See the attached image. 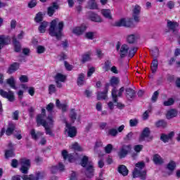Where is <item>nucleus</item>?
<instances>
[{
	"instance_id": "1",
	"label": "nucleus",
	"mask_w": 180,
	"mask_h": 180,
	"mask_svg": "<svg viewBox=\"0 0 180 180\" xmlns=\"http://www.w3.org/2000/svg\"><path fill=\"white\" fill-rule=\"evenodd\" d=\"M58 21V18H55L51 22L49 33L51 37H56L57 40H61L63 32H64V21Z\"/></svg>"
},
{
	"instance_id": "2",
	"label": "nucleus",
	"mask_w": 180,
	"mask_h": 180,
	"mask_svg": "<svg viewBox=\"0 0 180 180\" xmlns=\"http://www.w3.org/2000/svg\"><path fill=\"white\" fill-rule=\"evenodd\" d=\"M120 80L119 77L112 76L110 79L109 86H112L111 91V96L114 100V102H117V96H123V93L124 92V86L121 87L118 91L116 86L119 85ZM118 92V93H117Z\"/></svg>"
},
{
	"instance_id": "3",
	"label": "nucleus",
	"mask_w": 180,
	"mask_h": 180,
	"mask_svg": "<svg viewBox=\"0 0 180 180\" xmlns=\"http://www.w3.org/2000/svg\"><path fill=\"white\" fill-rule=\"evenodd\" d=\"M144 161L138 162L135 164V168L132 172V178H140L141 180L147 179V170Z\"/></svg>"
},
{
	"instance_id": "4",
	"label": "nucleus",
	"mask_w": 180,
	"mask_h": 180,
	"mask_svg": "<svg viewBox=\"0 0 180 180\" xmlns=\"http://www.w3.org/2000/svg\"><path fill=\"white\" fill-rule=\"evenodd\" d=\"M151 134V131L148 127H145L143 131H141L139 141L142 142V141H146L149 143L150 141H153V139H154V136H150Z\"/></svg>"
},
{
	"instance_id": "5",
	"label": "nucleus",
	"mask_w": 180,
	"mask_h": 180,
	"mask_svg": "<svg viewBox=\"0 0 180 180\" xmlns=\"http://www.w3.org/2000/svg\"><path fill=\"white\" fill-rule=\"evenodd\" d=\"M112 26L114 27H134V23H133V20H126V19L122 18L116 21Z\"/></svg>"
},
{
	"instance_id": "6",
	"label": "nucleus",
	"mask_w": 180,
	"mask_h": 180,
	"mask_svg": "<svg viewBox=\"0 0 180 180\" xmlns=\"http://www.w3.org/2000/svg\"><path fill=\"white\" fill-rule=\"evenodd\" d=\"M31 163L29 159L22 158L21 160V167L20 171L22 174H29V170L30 169Z\"/></svg>"
},
{
	"instance_id": "7",
	"label": "nucleus",
	"mask_w": 180,
	"mask_h": 180,
	"mask_svg": "<svg viewBox=\"0 0 180 180\" xmlns=\"http://www.w3.org/2000/svg\"><path fill=\"white\" fill-rule=\"evenodd\" d=\"M65 127V133H68V137H70V139H74V137L77 136V134L78 133V131H77V127L71 125V124L68 122H66Z\"/></svg>"
},
{
	"instance_id": "8",
	"label": "nucleus",
	"mask_w": 180,
	"mask_h": 180,
	"mask_svg": "<svg viewBox=\"0 0 180 180\" xmlns=\"http://www.w3.org/2000/svg\"><path fill=\"white\" fill-rule=\"evenodd\" d=\"M47 115H46V109H41V114H39L37 116V127H40V126H46L47 124V121L44 120V117H46Z\"/></svg>"
},
{
	"instance_id": "9",
	"label": "nucleus",
	"mask_w": 180,
	"mask_h": 180,
	"mask_svg": "<svg viewBox=\"0 0 180 180\" xmlns=\"http://www.w3.org/2000/svg\"><path fill=\"white\" fill-rule=\"evenodd\" d=\"M130 151H131V145H123L118 152L119 158L120 160L126 158Z\"/></svg>"
},
{
	"instance_id": "10",
	"label": "nucleus",
	"mask_w": 180,
	"mask_h": 180,
	"mask_svg": "<svg viewBox=\"0 0 180 180\" xmlns=\"http://www.w3.org/2000/svg\"><path fill=\"white\" fill-rule=\"evenodd\" d=\"M0 95L1 96H2V98H4L5 99H8L9 102L15 101V94L12 91H9L8 92L4 91V89H0Z\"/></svg>"
},
{
	"instance_id": "11",
	"label": "nucleus",
	"mask_w": 180,
	"mask_h": 180,
	"mask_svg": "<svg viewBox=\"0 0 180 180\" xmlns=\"http://www.w3.org/2000/svg\"><path fill=\"white\" fill-rule=\"evenodd\" d=\"M43 173L38 172L34 174H24L21 176L22 180H39V179H43Z\"/></svg>"
},
{
	"instance_id": "12",
	"label": "nucleus",
	"mask_w": 180,
	"mask_h": 180,
	"mask_svg": "<svg viewBox=\"0 0 180 180\" xmlns=\"http://www.w3.org/2000/svg\"><path fill=\"white\" fill-rule=\"evenodd\" d=\"M109 83L105 84L104 91H98L97 93V100L102 101V99H106L108 98V92H109Z\"/></svg>"
},
{
	"instance_id": "13",
	"label": "nucleus",
	"mask_w": 180,
	"mask_h": 180,
	"mask_svg": "<svg viewBox=\"0 0 180 180\" xmlns=\"http://www.w3.org/2000/svg\"><path fill=\"white\" fill-rule=\"evenodd\" d=\"M60 8V6H58V4L57 2H53L52 6L48 7L47 8V15L50 18H51L54 13H56V11Z\"/></svg>"
},
{
	"instance_id": "14",
	"label": "nucleus",
	"mask_w": 180,
	"mask_h": 180,
	"mask_svg": "<svg viewBox=\"0 0 180 180\" xmlns=\"http://www.w3.org/2000/svg\"><path fill=\"white\" fill-rule=\"evenodd\" d=\"M140 12H141V7L139 5H136L134 10H133V18L135 22H140Z\"/></svg>"
},
{
	"instance_id": "15",
	"label": "nucleus",
	"mask_w": 180,
	"mask_h": 180,
	"mask_svg": "<svg viewBox=\"0 0 180 180\" xmlns=\"http://www.w3.org/2000/svg\"><path fill=\"white\" fill-rule=\"evenodd\" d=\"M85 168V176H86V178H89L90 179L91 178H94V175L95 174V169L94 168V165L89 163V165H88V166L86 167Z\"/></svg>"
},
{
	"instance_id": "16",
	"label": "nucleus",
	"mask_w": 180,
	"mask_h": 180,
	"mask_svg": "<svg viewBox=\"0 0 180 180\" xmlns=\"http://www.w3.org/2000/svg\"><path fill=\"white\" fill-rule=\"evenodd\" d=\"M167 27L169 30H172L173 33H175V32H176V27H179V23L176 21L167 20Z\"/></svg>"
},
{
	"instance_id": "17",
	"label": "nucleus",
	"mask_w": 180,
	"mask_h": 180,
	"mask_svg": "<svg viewBox=\"0 0 180 180\" xmlns=\"http://www.w3.org/2000/svg\"><path fill=\"white\" fill-rule=\"evenodd\" d=\"M174 136H175V132L174 131H171L168 134H161L160 140L161 141H163V143H168L169 140H171L172 139H174Z\"/></svg>"
},
{
	"instance_id": "18",
	"label": "nucleus",
	"mask_w": 180,
	"mask_h": 180,
	"mask_svg": "<svg viewBox=\"0 0 180 180\" xmlns=\"http://www.w3.org/2000/svg\"><path fill=\"white\" fill-rule=\"evenodd\" d=\"M89 19L91 20V22H95L96 23H101L102 22L101 16L94 12H89Z\"/></svg>"
},
{
	"instance_id": "19",
	"label": "nucleus",
	"mask_w": 180,
	"mask_h": 180,
	"mask_svg": "<svg viewBox=\"0 0 180 180\" xmlns=\"http://www.w3.org/2000/svg\"><path fill=\"white\" fill-rule=\"evenodd\" d=\"M86 30V25H82L79 27H76L73 29V33L75 34H77V36H81V34H84L85 33V31Z\"/></svg>"
},
{
	"instance_id": "20",
	"label": "nucleus",
	"mask_w": 180,
	"mask_h": 180,
	"mask_svg": "<svg viewBox=\"0 0 180 180\" xmlns=\"http://www.w3.org/2000/svg\"><path fill=\"white\" fill-rule=\"evenodd\" d=\"M13 40V44L14 46V50L15 53H20V50H22V46L20 45V42L18 41V39L16 38V36L12 37Z\"/></svg>"
},
{
	"instance_id": "21",
	"label": "nucleus",
	"mask_w": 180,
	"mask_h": 180,
	"mask_svg": "<svg viewBox=\"0 0 180 180\" xmlns=\"http://www.w3.org/2000/svg\"><path fill=\"white\" fill-rule=\"evenodd\" d=\"M117 172L120 175H122V176H127L129 175V169H127V167L124 165H120L117 167Z\"/></svg>"
},
{
	"instance_id": "22",
	"label": "nucleus",
	"mask_w": 180,
	"mask_h": 180,
	"mask_svg": "<svg viewBox=\"0 0 180 180\" xmlns=\"http://www.w3.org/2000/svg\"><path fill=\"white\" fill-rule=\"evenodd\" d=\"M30 134L32 140L37 141V140H39V138L41 137V136H43L44 134H43V132L39 131L36 132V129H31Z\"/></svg>"
},
{
	"instance_id": "23",
	"label": "nucleus",
	"mask_w": 180,
	"mask_h": 180,
	"mask_svg": "<svg viewBox=\"0 0 180 180\" xmlns=\"http://www.w3.org/2000/svg\"><path fill=\"white\" fill-rule=\"evenodd\" d=\"M127 53H129V46L127 44L122 45L120 50V56L121 58H124L126 56H127Z\"/></svg>"
},
{
	"instance_id": "24",
	"label": "nucleus",
	"mask_w": 180,
	"mask_h": 180,
	"mask_svg": "<svg viewBox=\"0 0 180 180\" xmlns=\"http://www.w3.org/2000/svg\"><path fill=\"white\" fill-rule=\"evenodd\" d=\"M15 129H16V124L9 123L6 130V136H12V134H13V131H15Z\"/></svg>"
},
{
	"instance_id": "25",
	"label": "nucleus",
	"mask_w": 180,
	"mask_h": 180,
	"mask_svg": "<svg viewBox=\"0 0 180 180\" xmlns=\"http://www.w3.org/2000/svg\"><path fill=\"white\" fill-rule=\"evenodd\" d=\"M18 70H19V63L15 62L8 67L7 74H13V72H15Z\"/></svg>"
},
{
	"instance_id": "26",
	"label": "nucleus",
	"mask_w": 180,
	"mask_h": 180,
	"mask_svg": "<svg viewBox=\"0 0 180 180\" xmlns=\"http://www.w3.org/2000/svg\"><path fill=\"white\" fill-rule=\"evenodd\" d=\"M62 157L65 161L67 160L69 162L74 161V156L71 154H68V151H67V150H62Z\"/></svg>"
},
{
	"instance_id": "27",
	"label": "nucleus",
	"mask_w": 180,
	"mask_h": 180,
	"mask_svg": "<svg viewBox=\"0 0 180 180\" xmlns=\"http://www.w3.org/2000/svg\"><path fill=\"white\" fill-rule=\"evenodd\" d=\"M155 126L158 129H166V127L168 126V123L167 121H165V120H159L155 122Z\"/></svg>"
},
{
	"instance_id": "28",
	"label": "nucleus",
	"mask_w": 180,
	"mask_h": 180,
	"mask_svg": "<svg viewBox=\"0 0 180 180\" xmlns=\"http://www.w3.org/2000/svg\"><path fill=\"white\" fill-rule=\"evenodd\" d=\"M125 92H126V97L127 98V99H129V101H130V99H133V98L136 96V91H134L131 88H127L125 89Z\"/></svg>"
},
{
	"instance_id": "29",
	"label": "nucleus",
	"mask_w": 180,
	"mask_h": 180,
	"mask_svg": "<svg viewBox=\"0 0 180 180\" xmlns=\"http://www.w3.org/2000/svg\"><path fill=\"white\" fill-rule=\"evenodd\" d=\"M153 161L155 165H162V164H164V160L158 154H155L153 155Z\"/></svg>"
},
{
	"instance_id": "30",
	"label": "nucleus",
	"mask_w": 180,
	"mask_h": 180,
	"mask_svg": "<svg viewBox=\"0 0 180 180\" xmlns=\"http://www.w3.org/2000/svg\"><path fill=\"white\" fill-rule=\"evenodd\" d=\"M77 84L78 86H83V85H84V84H85V74L80 73V74L78 75Z\"/></svg>"
},
{
	"instance_id": "31",
	"label": "nucleus",
	"mask_w": 180,
	"mask_h": 180,
	"mask_svg": "<svg viewBox=\"0 0 180 180\" xmlns=\"http://www.w3.org/2000/svg\"><path fill=\"white\" fill-rule=\"evenodd\" d=\"M178 116V111L175 108L170 109L166 115L167 119H172V117H176Z\"/></svg>"
},
{
	"instance_id": "32",
	"label": "nucleus",
	"mask_w": 180,
	"mask_h": 180,
	"mask_svg": "<svg viewBox=\"0 0 180 180\" xmlns=\"http://www.w3.org/2000/svg\"><path fill=\"white\" fill-rule=\"evenodd\" d=\"M54 79L55 81H58L59 82H65V80L67 79V76L61 73H57L54 77Z\"/></svg>"
},
{
	"instance_id": "33",
	"label": "nucleus",
	"mask_w": 180,
	"mask_h": 180,
	"mask_svg": "<svg viewBox=\"0 0 180 180\" xmlns=\"http://www.w3.org/2000/svg\"><path fill=\"white\" fill-rule=\"evenodd\" d=\"M6 84L13 89H16V81H15V77L13 76L6 79Z\"/></svg>"
},
{
	"instance_id": "34",
	"label": "nucleus",
	"mask_w": 180,
	"mask_h": 180,
	"mask_svg": "<svg viewBox=\"0 0 180 180\" xmlns=\"http://www.w3.org/2000/svg\"><path fill=\"white\" fill-rule=\"evenodd\" d=\"M150 70L152 71V74H155L157 70H158V60L153 59L152 61V65L150 66Z\"/></svg>"
},
{
	"instance_id": "35",
	"label": "nucleus",
	"mask_w": 180,
	"mask_h": 180,
	"mask_svg": "<svg viewBox=\"0 0 180 180\" xmlns=\"http://www.w3.org/2000/svg\"><path fill=\"white\" fill-rule=\"evenodd\" d=\"M49 26V22L47 21H43L40 23L38 30L40 33H46V29Z\"/></svg>"
},
{
	"instance_id": "36",
	"label": "nucleus",
	"mask_w": 180,
	"mask_h": 180,
	"mask_svg": "<svg viewBox=\"0 0 180 180\" xmlns=\"http://www.w3.org/2000/svg\"><path fill=\"white\" fill-rule=\"evenodd\" d=\"M88 61H91V53H89V52H86L82 55L81 59L82 64H85V63H88Z\"/></svg>"
},
{
	"instance_id": "37",
	"label": "nucleus",
	"mask_w": 180,
	"mask_h": 180,
	"mask_svg": "<svg viewBox=\"0 0 180 180\" xmlns=\"http://www.w3.org/2000/svg\"><path fill=\"white\" fill-rule=\"evenodd\" d=\"M136 40L137 37L134 34L128 35L127 37V41L129 43V44H134Z\"/></svg>"
},
{
	"instance_id": "38",
	"label": "nucleus",
	"mask_w": 180,
	"mask_h": 180,
	"mask_svg": "<svg viewBox=\"0 0 180 180\" xmlns=\"http://www.w3.org/2000/svg\"><path fill=\"white\" fill-rule=\"evenodd\" d=\"M5 158L6 160L9 159V158H12L13 157H15V152H13V150L10 149V150H6L5 151Z\"/></svg>"
},
{
	"instance_id": "39",
	"label": "nucleus",
	"mask_w": 180,
	"mask_h": 180,
	"mask_svg": "<svg viewBox=\"0 0 180 180\" xmlns=\"http://www.w3.org/2000/svg\"><path fill=\"white\" fill-rule=\"evenodd\" d=\"M80 164L83 167V168H86L88 164H89V158H88V156H83Z\"/></svg>"
},
{
	"instance_id": "40",
	"label": "nucleus",
	"mask_w": 180,
	"mask_h": 180,
	"mask_svg": "<svg viewBox=\"0 0 180 180\" xmlns=\"http://www.w3.org/2000/svg\"><path fill=\"white\" fill-rule=\"evenodd\" d=\"M48 124L46 122V126H43V127H44L45 129V133L46 134L51 136V137H55L56 134H54V133H53V131L51 130V127H47Z\"/></svg>"
},
{
	"instance_id": "41",
	"label": "nucleus",
	"mask_w": 180,
	"mask_h": 180,
	"mask_svg": "<svg viewBox=\"0 0 180 180\" xmlns=\"http://www.w3.org/2000/svg\"><path fill=\"white\" fill-rule=\"evenodd\" d=\"M70 118L72 123H74L75 120H77V112L75 111V109L72 108L70 110Z\"/></svg>"
},
{
	"instance_id": "42",
	"label": "nucleus",
	"mask_w": 180,
	"mask_h": 180,
	"mask_svg": "<svg viewBox=\"0 0 180 180\" xmlns=\"http://www.w3.org/2000/svg\"><path fill=\"white\" fill-rule=\"evenodd\" d=\"M167 169H169V171H171V172L174 171L175 168H176V163L174 161L171 160L167 164Z\"/></svg>"
},
{
	"instance_id": "43",
	"label": "nucleus",
	"mask_w": 180,
	"mask_h": 180,
	"mask_svg": "<svg viewBox=\"0 0 180 180\" xmlns=\"http://www.w3.org/2000/svg\"><path fill=\"white\" fill-rule=\"evenodd\" d=\"M88 5L89 9H98V4L96 0H89Z\"/></svg>"
},
{
	"instance_id": "44",
	"label": "nucleus",
	"mask_w": 180,
	"mask_h": 180,
	"mask_svg": "<svg viewBox=\"0 0 180 180\" xmlns=\"http://www.w3.org/2000/svg\"><path fill=\"white\" fill-rule=\"evenodd\" d=\"M101 13L104 18L107 19H112V15H110V10L109 9H103Z\"/></svg>"
},
{
	"instance_id": "45",
	"label": "nucleus",
	"mask_w": 180,
	"mask_h": 180,
	"mask_svg": "<svg viewBox=\"0 0 180 180\" xmlns=\"http://www.w3.org/2000/svg\"><path fill=\"white\" fill-rule=\"evenodd\" d=\"M110 67H112V61L108 60L104 63L103 70H105V72H108V71H110Z\"/></svg>"
},
{
	"instance_id": "46",
	"label": "nucleus",
	"mask_w": 180,
	"mask_h": 180,
	"mask_svg": "<svg viewBox=\"0 0 180 180\" xmlns=\"http://www.w3.org/2000/svg\"><path fill=\"white\" fill-rule=\"evenodd\" d=\"M137 50H139V49L137 47H132L129 51V54H128L129 58H133V57H134L136 53H137Z\"/></svg>"
},
{
	"instance_id": "47",
	"label": "nucleus",
	"mask_w": 180,
	"mask_h": 180,
	"mask_svg": "<svg viewBox=\"0 0 180 180\" xmlns=\"http://www.w3.org/2000/svg\"><path fill=\"white\" fill-rule=\"evenodd\" d=\"M117 129L115 128L110 129L107 132V136H111L112 137H116L117 136Z\"/></svg>"
},
{
	"instance_id": "48",
	"label": "nucleus",
	"mask_w": 180,
	"mask_h": 180,
	"mask_svg": "<svg viewBox=\"0 0 180 180\" xmlns=\"http://www.w3.org/2000/svg\"><path fill=\"white\" fill-rule=\"evenodd\" d=\"M175 103V100L172 98H169L167 101L163 102L164 106H172Z\"/></svg>"
},
{
	"instance_id": "49",
	"label": "nucleus",
	"mask_w": 180,
	"mask_h": 180,
	"mask_svg": "<svg viewBox=\"0 0 180 180\" xmlns=\"http://www.w3.org/2000/svg\"><path fill=\"white\" fill-rule=\"evenodd\" d=\"M34 21L37 23H40V22H43V13L41 12H39L38 13H37L34 18Z\"/></svg>"
},
{
	"instance_id": "50",
	"label": "nucleus",
	"mask_w": 180,
	"mask_h": 180,
	"mask_svg": "<svg viewBox=\"0 0 180 180\" xmlns=\"http://www.w3.org/2000/svg\"><path fill=\"white\" fill-rule=\"evenodd\" d=\"M49 94L50 95H53V94H56L57 89H56V85L50 84L48 88Z\"/></svg>"
},
{
	"instance_id": "51",
	"label": "nucleus",
	"mask_w": 180,
	"mask_h": 180,
	"mask_svg": "<svg viewBox=\"0 0 180 180\" xmlns=\"http://www.w3.org/2000/svg\"><path fill=\"white\" fill-rule=\"evenodd\" d=\"M117 98H120V96H117V101H115L114 99H112V101H113L114 103H116L115 105L117 106V109L122 110V109H123V108H124L125 105H124V104H123L120 102H118L119 99Z\"/></svg>"
},
{
	"instance_id": "52",
	"label": "nucleus",
	"mask_w": 180,
	"mask_h": 180,
	"mask_svg": "<svg viewBox=\"0 0 180 180\" xmlns=\"http://www.w3.org/2000/svg\"><path fill=\"white\" fill-rule=\"evenodd\" d=\"M46 51V47L41 45H39L37 46V54H43V53H45Z\"/></svg>"
},
{
	"instance_id": "53",
	"label": "nucleus",
	"mask_w": 180,
	"mask_h": 180,
	"mask_svg": "<svg viewBox=\"0 0 180 180\" xmlns=\"http://www.w3.org/2000/svg\"><path fill=\"white\" fill-rule=\"evenodd\" d=\"M139 124V120L137 119H131L129 120V126L130 127H136Z\"/></svg>"
},
{
	"instance_id": "54",
	"label": "nucleus",
	"mask_w": 180,
	"mask_h": 180,
	"mask_svg": "<svg viewBox=\"0 0 180 180\" xmlns=\"http://www.w3.org/2000/svg\"><path fill=\"white\" fill-rule=\"evenodd\" d=\"M112 150H113V146L110 143L108 144L105 147V151L106 154H110L112 153Z\"/></svg>"
},
{
	"instance_id": "55",
	"label": "nucleus",
	"mask_w": 180,
	"mask_h": 180,
	"mask_svg": "<svg viewBox=\"0 0 180 180\" xmlns=\"http://www.w3.org/2000/svg\"><path fill=\"white\" fill-rule=\"evenodd\" d=\"M54 110V103H50L46 105V110L49 113H52L53 110Z\"/></svg>"
},
{
	"instance_id": "56",
	"label": "nucleus",
	"mask_w": 180,
	"mask_h": 180,
	"mask_svg": "<svg viewBox=\"0 0 180 180\" xmlns=\"http://www.w3.org/2000/svg\"><path fill=\"white\" fill-rule=\"evenodd\" d=\"M159 95H160V92H158V91H155L151 98L152 102H157Z\"/></svg>"
},
{
	"instance_id": "57",
	"label": "nucleus",
	"mask_w": 180,
	"mask_h": 180,
	"mask_svg": "<svg viewBox=\"0 0 180 180\" xmlns=\"http://www.w3.org/2000/svg\"><path fill=\"white\" fill-rule=\"evenodd\" d=\"M134 134L133 133V131H130L129 133H128L126 136L124 138V141H130V140H131V139H133V135Z\"/></svg>"
},
{
	"instance_id": "58",
	"label": "nucleus",
	"mask_w": 180,
	"mask_h": 180,
	"mask_svg": "<svg viewBox=\"0 0 180 180\" xmlns=\"http://www.w3.org/2000/svg\"><path fill=\"white\" fill-rule=\"evenodd\" d=\"M37 5V1L36 0H31L28 3V8H30L31 9L34 8Z\"/></svg>"
},
{
	"instance_id": "59",
	"label": "nucleus",
	"mask_w": 180,
	"mask_h": 180,
	"mask_svg": "<svg viewBox=\"0 0 180 180\" xmlns=\"http://www.w3.org/2000/svg\"><path fill=\"white\" fill-rule=\"evenodd\" d=\"M64 64H65V68L67 70V71H72V68H74V66H72V65L68 63V62H67V61H65Z\"/></svg>"
},
{
	"instance_id": "60",
	"label": "nucleus",
	"mask_w": 180,
	"mask_h": 180,
	"mask_svg": "<svg viewBox=\"0 0 180 180\" xmlns=\"http://www.w3.org/2000/svg\"><path fill=\"white\" fill-rule=\"evenodd\" d=\"M12 168H18V166L19 165V162L16 159H13L11 160V164Z\"/></svg>"
},
{
	"instance_id": "61",
	"label": "nucleus",
	"mask_w": 180,
	"mask_h": 180,
	"mask_svg": "<svg viewBox=\"0 0 180 180\" xmlns=\"http://www.w3.org/2000/svg\"><path fill=\"white\" fill-rule=\"evenodd\" d=\"M20 82H29V77L27 75H21L19 78Z\"/></svg>"
},
{
	"instance_id": "62",
	"label": "nucleus",
	"mask_w": 180,
	"mask_h": 180,
	"mask_svg": "<svg viewBox=\"0 0 180 180\" xmlns=\"http://www.w3.org/2000/svg\"><path fill=\"white\" fill-rule=\"evenodd\" d=\"M143 145H136L134 147V150L136 151V153H140V151L143 150Z\"/></svg>"
},
{
	"instance_id": "63",
	"label": "nucleus",
	"mask_w": 180,
	"mask_h": 180,
	"mask_svg": "<svg viewBox=\"0 0 180 180\" xmlns=\"http://www.w3.org/2000/svg\"><path fill=\"white\" fill-rule=\"evenodd\" d=\"M85 37H86V39H89V40H94V32H86Z\"/></svg>"
},
{
	"instance_id": "64",
	"label": "nucleus",
	"mask_w": 180,
	"mask_h": 180,
	"mask_svg": "<svg viewBox=\"0 0 180 180\" xmlns=\"http://www.w3.org/2000/svg\"><path fill=\"white\" fill-rule=\"evenodd\" d=\"M77 172L75 171H72V173L70 174V180H77Z\"/></svg>"
}]
</instances>
